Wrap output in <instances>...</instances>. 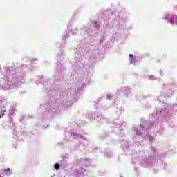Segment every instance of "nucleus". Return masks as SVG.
<instances>
[{
  "mask_svg": "<svg viewBox=\"0 0 177 177\" xmlns=\"http://www.w3.org/2000/svg\"><path fill=\"white\" fill-rule=\"evenodd\" d=\"M54 167L55 169L59 170L60 169V165L59 163H55Z\"/></svg>",
  "mask_w": 177,
  "mask_h": 177,
  "instance_id": "1",
  "label": "nucleus"
},
{
  "mask_svg": "<svg viewBox=\"0 0 177 177\" xmlns=\"http://www.w3.org/2000/svg\"><path fill=\"white\" fill-rule=\"evenodd\" d=\"M129 57H130V58L133 57V55H132V54H129Z\"/></svg>",
  "mask_w": 177,
  "mask_h": 177,
  "instance_id": "3",
  "label": "nucleus"
},
{
  "mask_svg": "<svg viewBox=\"0 0 177 177\" xmlns=\"http://www.w3.org/2000/svg\"><path fill=\"white\" fill-rule=\"evenodd\" d=\"M8 171H10V168H7L6 169H5V172H8Z\"/></svg>",
  "mask_w": 177,
  "mask_h": 177,
  "instance_id": "2",
  "label": "nucleus"
},
{
  "mask_svg": "<svg viewBox=\"0 0 177 177\" xmlns=\"http://www.w3.org/2000/svg\"><path fill=\"white\" fill-rule=\"evenodd\" d=\"M137 135H140V133H138L137 132Z\"/></svg>",
  "mask_w": 177,
  "mask_h": 177,
  "instance_id": "4",
  "label": "nucleus"
}]
</instances>
